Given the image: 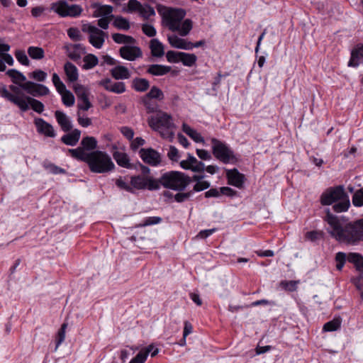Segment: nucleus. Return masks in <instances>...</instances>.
Masks as SVG:
<instances>
[{"mask_svg":"<svg viewBox=\"0 0 363 363\" xmlns=\"http://www.w3.org/2000/svg\"><path fill=\"white\" fill-rule=\"evenodd\" d=\"M324 211L325 216L323 220L332 228L331 230H328L331 237L339 242L350 245H356L363 241V218L342 226L339 218L333 214L329 208H325Z\"/></svg>","mask_w":363,"mask_h":363,"instance_id":"nucleus-1","label":"nucleus"},{"mask_svg":"<svg viewBox=\"0 0 363 363\" xmlns=\"http://www.w3.org/2000/svg\"><path fill=\"white\" fill-rule=\"evenodd\" d=\"M157 179L152 177H143L140 174L130 177V184L125 182L121 177L116 179L115 184L121 190L135 194L137 190L156 191L159 190Z\"/></svg>","mask_w":363,"mask_h":363,"instance_id":"nucleus-2","label":"nucleus"},{"mask_svg":"<svg viewBox=\"0 0 363 363\" xmlns=\"http://www.w3.org/2000/svg\"><path fill=\"white\" fill-rule=\"evenodd\" d=\"M159 189L161 186L175 191H183L189 185V175L179 171H168L157 179Z\"/></svg>","mask_w":363,"mask_h":363,"instance_id":"nucleus-3","label":"nucleus"},{"mask_svg":"<svg viewBox=\"0 0 363 363\" xmlns=\"http://www.w3.org/2000/svg\"><path fill=\"white\" fill-rule=\"evenodd\" d=\"M91 157L84 162L86 163L93 173L104 174L111 172L116 167L111 157L101 150L93 151Z\"/></svg>","mask_w":363,"mask_h":363,"instance_id":"nucleus-4","label":"nucleus"},{"mask_svg":"<svg viewBox=\"0 0 363 363\" xmlns=\"http://www.w3.org/2000/svg\"><path fill=\"white\" fill-rule=\"evenodd\" d=\"M97 144L98 142L94 137L85 136L81 140L79 147L68 149L67 151L72 157L84 162L91 157L93 151H96Z\"/></svg>","mask_w":363,"mask_h":363,"instance_id":"nucleus-5","label":"nucleus"},{"mask_svg":"<svg viewBox=\"0 0 363 363\" xmlns=\"http://www.w3.org/2000/svg\"><path fill=\"white\" fill-rule=\"evenodd\" d=\"M212 153L213 156L223 164H235L238 159L233 150L225 143L217 138H211Z\"/></svg>","mask_w":363,"mask_h":363,"instance_id":"nucleus-6","label":"nucleus"},{"mask_svg":"<svg viewBox=\"0 0 363 363\" xmlns=\"http://www.w3.org/2000/svg\"><path fill=\"white\" fill-rule=\"evenodd\" d=\"M50 9L59 15L62 18L79 17L83 9L81 6L77 4L69 5L65 0H60L55 3L51 4Z\"/></svg>","mask_w":363,"mask_h":363,"instance_id":"nucleus-7","label":"nucleus"},{"mask_svg":"<svg viewBox=\"0 0 363 363\" xmlns=\"http://www.w3.org/2000/svg\"><path fill=\"white\" fill-rule=\"evenodd\" d=\"M91 7L96 9L93 13L94 18L101 17L97 21V25L102 29H108L110 20L114 18V16L112 14L113 6L101 5L100 3L96 2L91 4Z\"/></svg>","mask_w":363,"mask_h":363,"instance_id":"nucleus-8","label":"nucleus"},{"mask_svg":"<svg viewBox=\"0 0 363 363\" xmlns=\"http://www.w3.org/2000/svg\"><path fill=\"white\" fill-rule=\"evenodd\" d=\"M148 124L151 128L156 131L161 129L172 130L176 128L172 117L163 111H159L156 116L148 118Z\"/></svg>","mask_w":363,"mask_h":363,"instance_id":"nucleus-9","label":"nucleus"},{"mask_svg":"<svg viewBox=\"0 0 363 363\" xmlns=\"http://www.w3.org/2000/svg\"><path fill=\"white\" fill-rule=\"evenodd\" d=\"M347 193L343 185H337L327 188L320 196L319 201L323 206L333 205L345 196Z\"/></svg>","mask_w":363,"mask_h":363,"instance_id":"nucleus-10","label":"nucleus"},{"mask_svg":"<svg viewBox=\"0 0 363 363\" xmlns=\"http://www.w3.org/2000/svg\"><path fill=\"white\" fill-rule=\"evenodd\" d=\"M82 31L89 33V42L94 48L100 49L102 48L105 38L108 37V33L92 25H84L82 27Z\"/></svg>","mask_w":363,"mask_h":363,"instance_id":"nucleus-11","label":"nucleus"},{"mask_svg":"<svg viewBox=\"0 0 363 363\" xmlns=\"http://www.w3.org/2000/svg\"><path fill=\"white\" fill-rule=\"evenodd\" d=\"M142 160L152 167H157L162 162V156L156 150L148 147L141 148L138 152Z\"/></svg>","mask_w":363,"mask_h":363,"instance_id":"nucleus-12","label":"nucleus"},{"mask_svg":"<svg viewBox=\"0 0 363 363\" xmlns=\"http://www.w3.org/2000/svg\"><path fill=\"white\" fill-rule=\"evenodd\" d=\"M20 87L22 90L34 97H40L48 95L50 93L49 89L43 84L35 83L31 81L21 83Z\"/></svg>","mask_w":363,"mask_h":363,"instance_id":"nucleus-13","label":"nucleus"},{"mask_svg":"<svg viewBox=\"0 0 363 363\" xmlns=\"http://www.w3.org/2000/svg\"><path fill=\"white\" fill-rule=\"evenodd\" d=\"M363 64V43H357L350 51V57L347 62L349 67L357 68Z\"/></svg>","mask_w":363,"mask_h":363,"instance_id":"nucleus-14","label":"nucleus"},{"mask_svg":"<svg viewBox=\"0 0 363 363\" xmlns=\"http://www.w3.org/2000/svg\"><path fill=\"white\" fill-rule=\"evenodd\" d=\"M119 55L125 60L134 61L137 58L141 57L143 52L139 47L124 45L119 49Z\"/></svg>","mask_w":363,"mask_h":363,"instance_id":"nucleus-15","label":"nucleus"},{"mask_svg":"<svg viewBox=\"0 0 363 363\" xmlns=\"http://www.w3.org/2000/svg\"><path fill=\"white\" fill-rule=\"evenodd\" d=\"M228 184L241 189L245 182V176L240 173L236 168L233 169H225Z\"/></svg>","mask_w":363,"mask_h":363,"instance_id":"nucleus-16","label":"nucleus"},{"mask_svg":"<svg viewBox=\"0 0 363 363\" xmlns=\"http://www.w3.org/2000/svg\"><path fill=\"white\" fill-rule=\"evenodd\" d=\"M35 125L39 134L46 137L55 138L56 133L53 126L41 118H37L34 121Z\"/></svg>","mask_w":363,"mask_h":363,"instance_id":"nucleus-17","label":"nucleus"},{"mask_svg":"<svg viewBox=\"0 0 363 363\" xmlns=\"http://www.w3.org/2000/svg\"><path fill=\"white\" fill-rule=\"evenodd\" d=\"M99 85L102 86L106 90L116 94H122L126 90L124 82H118L111 84V79L109 78L101 80L99 82Z\"/></svg>","mask_w":363,"mask_h":363,"instance_id":"nucleus-18","label":"nucleus"},{"mask_svg":"<svg viewBox=\"0 0 363 363\" xmlns=\"http://www.w3.org/2000/svg\"><path fill=\"white\" fill-rule=\"evenodd\" d=\"M0 94L1 97L6 99L9 101L12 102L13 104L16 105L20 110L26 109L27 106L26 103L22 100V97L20 96H15L13 94H11L6 89L5 85H3L0 88Z\"/></svg>","mask_w":363,"mask_h":363,"instance_id":"nucleus-19","label":"nucleus"},{"mask_svg":"<svg viewBox=\"0 0 363 363\" xmlns=\"http://www.w3.org/2000/svg\"><path fill=\"white\" fill-rule=\"evenodd\" d=\"M169 30L172 31H178L181 36H186L193 28V22L191 19L186 18L184 20L180 25L176 23H168Z\"/></svg>","mask_w":363,"mask_h":363,"instance_id":"nucleus-20","label":"nucleus"},{"mask_svg":"<svg viewBox=\"0 0 363 363\" xmlns=\"http://www.w3.org/2000/svg\"><path fill=\"white\" fill-rule=\"evenodd\" d=\"M167 39L169 43L173 48L186 50H191V42L188 41L186 39L179 38L176 35H169Z\"/></svg>","mask_w":363,"mask_h":363,"instance_id":"nucleus-21","label":"nucleus"},{"mask_svg":"<svg viewBox=\"0 0 363 363\" xmlns=\"http://www.w3.org/2000/svg\"><path fill=\"white\" fill-rule=\"evenodd\" d=\"M22 100L24 101V103H26L27 106L26 109L21 110L23 112L27 111L30 108V106L35 112L38 113H41L44 111V104L41 101L33 97L24 96V97H22Z\"/></svg>","mask_w":363,"mask_h":363,"instance_id":"nucleus-22","label":"nucleus"},{"mask_svg":"<svg viewBox=\"0 0 363 363\" xmlns=\"http://www.w3.org/2000/svg\"><path fill=\"white\" fill-rule=\"evenodd\" d=\"M186 16V11L182 8H171L169 10L167 24L176 23L178 25Z\"/></svg>","mask_w":363,"mask_h":363,"instance_id":"nucleus-23","label":"nucleus"},{"mask_svg":"<svg viewBox=\"0 0 363 363\" xmlns=\"http://www.w3.org/2000/svg\"><path fill=\"white\" fill-rule=\"evenodd\" d=\"M55 116L59 125L64 132L68 133L72 130L73 127L72 123L64 112L56 111Z\"/></svg>","mask_w":363,"mask_h":363,"instance_id":"nucleus-24","label":"nucleus"},{"mask_svg":"<svg viewBox=\"0 0 363 363\" xmlns=\"http://www.w3.org/2000/svg\"><path fill=\"white\" fill-rule=\"evenodd\" d=\"M80 136L81 130L75 128L72 130V132H68L67 134L62 135L60 140L65 145L74 146L78 143Z\"/></svg>","mask_w":363,"mask_h":363,"instance_id":"nucleus-25","label":"nucleus"},{"mask_svg":"<svg viewBox=\"0 0 363 363\" xmlns=\"http://www.w3.org/2000/svg\"><path fill=\"white\" fill-rule=\"evenodd\" d=\"M172 70V67L167 65H163L160 64H152L147 67L146 72L152 76H163Z\"/></svg>","mask_w":363,"mask_h":363,"instance_id":"nucleus-26","label":"nucleus"},{"mask_svg":"<svg viewBox=\"0 0 363 363\" xmlns=\"http://www.w3.org/2000/svg\"><path fill=\"white\" fill-rule=\"evenodd\" d=\"M113 157L118 166L126 169H130L133 167L131 166V162H130V158L125 152L116 150L113 152Z\"/></svg>","mask_w":363,"mask_h":363,"instance_id":"nucleus-27","label":"nucleus"},{"mask_svg":"<svg viewBox=\"0 0 363 363\" xmlns=\"http://www.w3.org/2000/svg\"><path fill=\"white\" fill-rule=\"evenodd\" d=\"M350 207V201L348 194L342 197L339 201L334 203L332 209L335 213H342L348 211Z\"/></svg>","mask_w":363,"mask_h":363,"instance_id":"nucleus-28","label":"nucleus"},{"mask_svg":"<svg viewBox=\"0 0 363 363\" xmlns=\"http://www.w3.org/2000/svg\"><path fill=\"white\" fill-rule=\"evenodd\" d=\"M111 76L115 79H127L130 77L128 69L123 65H117L111 69Z\"/></svg>","mask_w":363,"mask_h":363,"instance_id":"nucleus-29","label":"nucleus"},{"mask_svg":"<svg viewBox=\"0 0 363 363\" xmlns=\"http://www.w3.org/2000/svg\"><path fill=\"white\" fill-rule=\"evenodd\" d=\"M150 49L153 57H161L164 55L163 44L157 38H152L150 42Z\"/></svg>","mask_w":363,"mask_h":363,"instance_id":"nucleus-30","label":"nucleus"},{"mask_svg":"<svg viewBox=\"0 0 363 363\" xmlns=\"http://www.w3.org/2000/svg\"><path fill=\"white\" fill-rule=\"evenodd\" d=\"M65 72L67 80L69 82H74L78 80L79 73L77 67L70 62H67L64 65Z\"/></svg>","mask_w":363,"mask_h":363,"instance_id":"nucleus-31","label":"nucleus"},{"mask_svg":"<svg viewBox=\"0 0 363 363\" xmlns=\"http://www.w3.org/2000/svg\"><path fill=\"white\" fill-rule=\"evenodd\" d=\"M348 262L354 265L357 271L363 272V255L358 252L348 253Z\"/></svg>","mask_w":363,"mask_h":363,"instance_id":"nucleus-32","label":"nucleus"},{"mask_svg":"<svg viewBox=\"0 0 363 363\" xmlns=\"http://www.w3.org/2000/svg\"><path fill=\"white\" fill-rule=\"evenodd\" d=\"M131 86L138 92H145L150 87V82L145 78L135 77L132 81Z\"/></svg>","mask_w":363,"mask_h":363,"instance_id":"nucleus-33","label":"nucleus"},{"mask_svg":"<svg viewBox=\"0 0 363 363\" xmlns=\"http://www.w3.org/2000/svg\"><path fill=\"white\" fill-rule=\"evenodd\" d=\"M182 130L196 143H205L204 138L201 136V135L195 129L191 128L189 125L183 123Z\"/></svg>","mask_w":363,"mask_h":363,"instance_id":"nucleus-34","label":"nucleus"},{"mask_svg":"<svg viewBox=\"0 0 363 363\" xmlns=\"http://www.w3.org/2000/svg\"><path fill=\"white\" fill-rule=\"evenodd\" d=\"M342 318L336 316L333 320L328 321L323 325V332H334L337 331L341 328Z\"/></svg>","mask_w":363,"mask_h":363,"instance_id":"nucleus-35","label":"nucleus"},{"mask_svg":"<svg viewBox=\"0 0 363 363\" xmlns=\"http://www.w3.org/2000/svg\"><path fill=\"white\" fill-rule=\"evenodd\" d=\"M6 74L11 79L13 84H18L19 86L21 84L20 82L25 83L27 82L26 76L17 69H9Z\"/></svg>","mask_w":363,"mask_h":363,"instance_id":"nucleus-36","label":"nucleus"},{"mask_svg":"<svg viewBox=\"0 0 363 363\" xmlns=\"http://www.w3.org/2000/svg\"><path fill=\"white\" fill-rule=\"evenodd\" d=\"M152 349H153V345H150L147 347L142 349L129 363H144Z\"/></svg>","mask_w":363,"mask_h":363,"instance_id":"nucleus-37","label":"nucleus"},{"mask_svg":"<svg viewBox=\"0 0 363 363\" xmlns=\"http://www.w3.org/2000/svg\"><path fill=\"white\" fill-rule=\"evenodd\" d=\"M141 103L145 106L147 113H159V105L156 102L153 101L152 99L146 98L143 96L141 98Z\"/></svg>","mask_w":363,"mask_h":363,"instance_id":"nucleus-38","label":"nucleus"},{"mask_svg":"<svg viewBox=\"0 0 363 363\" xmlns=\"http://www.w3.org/2000/svg\"><path fill=\"white\" fill-rule=\"evenodd\" d=\"M197 57L195 54L180 52L179 62H181L184 66L192 67L196 64Z\"/></svg>","mask_w":363,"mask_h":363,"instance_id":"nucleus-39","label":"nucleus"},{"mask_svg":"<svg viewBox=\"0 0 363 363\" xmlns=\"http://www.w3.org/2000/svg\"><path fill=\"white\" fill-rule=\"evenodd\" d=\"M84 64L82 66L84 69H91L96 66L99 63L98 57L94 54H87L83 59Z\"/></svg>","mask_w":363,"mask_h":363,"instance_id":"nucleus-40","label":"nucleus"},{"mask_svg":"<svg viewBox=\"0 0 363 363\" xmlns=\"http://www.w3.org/2000/svg\"><path fill=\"white\" fill-rule=\"evenodd\" d=\"M144 96L150 99H156L160 101L164 99L163 91L156 86H152L149 92L144 95Z\"/></svg>","mask_w":363,"mask_h":363,"instance_id":"nucleus-41","label":"nucleus"},{"mask_svg":"<svg viewBox=\"0 0 363 363\" xmlns=\"http://www.w3.org/2000/svg\"><path fill=\"white\" fill-rule=\"evenodd\" d=\"M43 165L45 169L52 174H65L67 173V171L65 169L60 167L50 162L45 161Z\"/></svg>","mask_w":363,"mask_h":363,"instance_id":"nucleus-42","label":"nucleus"},{"mask_svg":"<svg viewBox=\"0 0 363 363\" xmlns=\"http://www.w3.org/2000/svg\"><path fill=\"white\" fill-rule=\"evenodd\" d=\"M113 25L119 30H128L130 28V22L125 18L118 16H114Z\"/></svg>","mask_w":363,"mask_h":363,"instance_id":"nucleus-43","label":"nucleus"},{"mask_svg":"<svg viewBox=\"0 0 363 363\" xmlns=\"http://www.w3.org/2000/svg\"><path fill=\"white\" fill-rule=\"evenodd\" d=\"M28 54L34 60H41L45 56L44 50L39 47L30 46L28 48Z\"/></svg>","mask_w":363,"mask_h":363,"instance_id":"nucleus-44","label":"nucleus"},{"mask_svg":"<svg viewBox=\"0 0 363 363\" xmlns=\"http://www.w3.org/2000/svg\"><path fill=\"white\" fill-rule=\"evenodd\" d=\"M335 260L336 262V269L338 271H342L346 261H348V254H346L343 252H339L336 253L335 257Z\"/></svg>","mask_w":363,"mask_h":363,"instance_id":"nucleus-45","label":"nucleus"},{"mask_svg":"<svg viewBox=\"0 0 363 363\" xmlns=\"http://www.w3.org/2000/svg\"><path fill=\"white\" fill-rule=\"evenodd\" d=\"M193 192L189 190L188 191H177L174 196V199L177 203H183L191 199L193 196Z\"/></svg>","mask_w":363,"mask_h":363,"instance_id":"nucleus-46","label":"nucleus"},{"mask_svg":"<svg viewBox=\"0 0 363 363\" xmlns=\"http://www.w3.org/2000/svg\"><path fill=\"white\" fill-rule=\"evenodd\" d=\"M142 4L138 0H129L128 3L127 9H123V11L127 13H133V12H140L142 9Z\"/></svg>","mask_w":363,"mask_h":363,"instance_id":"nucleus-47","label":"nucleus"},{"mask_svg":"<svg viewBox=\"0 0 363 363\" xmlns=\"http://www.w3.org/2000/svg\"><path fill=\"white\" fill-rule=\"evenodd\" d=\"M67 328V323H64L61 325V327L59 329L57 336H56L55 350H57V347L61 345V343L62 342H64V340L65 339V330H66Z\"/></svg>","mask_w":363,"mask_h":363,"instance_id":"nucleus-48","label":"nucleus"},{"mask_svg":"<svg viewBox=\"0 0 363 363\" xmlns=\"http://www.w3.org/2000/svg\"><path fill=\"white\" fill-rule=\"evenodd\" d=\"M352 204L355 207L363 206V187L355 191L352 196Z\"/></svg>","mask_w":363,"mask_h":363,"instance_id":"nucleus-49","label":"nucleus"},{"mask_svg":"<svg viewBox=\"0 0 363 363\" xmlns=\"http://www.w3.org/2000/svg\"><path fill=\"white\" fill-rule=\"evenodd\" d=\"M140 15L145 19L147 20L150 16H155V11L153 7L148 4L143 5L140 12Z\"/></svg>","mask_w":363,"mask_h":363,"instance_id":"nucleus-50","label":"nucleus"},{"mask_svg":"<svg viewBox=\"0 0 363 363\" xmlns=\"http://www.w3.org/2000/svg\"><path fill=\"white\" fill-rule=\"evenodd\" d=\"M298 283H299V281H294V280L286 281L285 280V281H281L280 286L284 290L289 291V292H293V291H296V289L298 288Z\"/></svg>","mask_w":363,"mask_h":363,"instance_id":"nucleus-51","label":"nucleus"},{"mask_svg":"<svg viewBox=\"0 0 363 363\" xmlns=\"http://www.w3.org/2000/svg\"><path fill=\"white\" fill-rule=\"evenodd\" d=\"M61 96L62 101L64 105H65L67 107H70L74 105V96L69 90H67V91L61 94Z\"/></svg>","mask_w":363,"mask_h":363,"instance_id":"nucleus-52","label":"nucleus"},{"mask_svg":"<svg viewBox=\"0 0 363 363\" xmlns=\"http://www.w3.org/2000/svg\"><path fill=\"white\" fill-rule=\"evenodd\" d=\"M15 57L17 60L23 65L29 66L30 60H28L26 52L23 50H16L15 51Z\"/></svg>","mask_w":363,"mask_h":363,"instance_id":"nucleus-53","label":"nucleus"},{"mask_svg":"<svg viewBox=\"0 0 363 363\" xmlns=\"http://www.w3.org/2000/svg\"><path fill=\"white\" fill-rule=\"evenodd\" d=\"M74 91L79 100H83L88 97V93L86 88L82 85L77 84L74 86Z\"/></svg>","mask_w":363,"mask_h":363,"instance_id":"nucleus-54","label":"nucleus"},{"mask_svg":"<svg viewBox=\"0 0 363 363\" xmlns=\"http://www.w3.org/2000/svg\"><path fill=\"white\" fill-rule=\"evenodd\" d=\"M211 186V183L208 181L201 180L196 183L191 191L194 194L195 192L202 191L208 189Z\"/></svg>","mask_w":363,"mask_h":363,"instance_id":"nucleus-55","label":"nucleus"},{"mask_svg":"<svg viewBox=\"0 0 363 363\" xmlns=\"http://www.w3.org/2000/svg\"><path fill=\"white\" fill-rule=\"evenodd\" d=\"M323 236L324 233L320 230L308 231L305 235L306 238L311 240V242H315L316 240L323 238Z\"/></svg>","mask_w":363,"mask_h":363,"instance_id":"nucleus-56","label":"nucleus"},{"mask_svg":"<svg viewBox=\"0 0 363 363\" xmlns=\"http://www.w3.org/2000/svg\"><path fill=\"white\" fill-rule=\"evenodd\" d=\"M162 220V218L159 216L147 217L143 220V223H140L139 225V226L146 227L149 225H156L160 223Z\"/></svg>","mask_w":363,"mask_h":363,"instance_id":"nucleus-57","label":"nucleus"},{"mask_svg":"<svg viewBox=\"0 0 363 363\" xmlns=\"http://www.w3.org/2000/svg\"><path fill=\"white\" fill-rule=\"evenodd\" d=\"M359 273V276L351 279V282L357 290L362 291L363 289V272ZM361 297L363 298V291L361 293Z\"/></svg>","mask_w":363,"mask_h":363,"instance_id":"nucleus-58","label":"nucleus"},{"mask_svg":"<svg viewBox=\"0 0 363 363\" xmlns=\"http://www.w3.org/2000/svg\"><path fill=\"white\" fill-rule=\"evenodd\" d=\"M67 35L74 41H81L82 40V35L77 28H69L67 30Z\"/></svg>","mask_w":363,"mask_h":363,"instance_id":"nucleus-59","label":"nucleus"},{"mask_svg":"<svg viewBox=\"0 0 363 363\" xmlns=\"http://www.w3.org/2000/svg\"><path fill=\"white\" fill-rule=\"evenodd\" d=\"M30 77L38 82H45L47 77V73L41 69H35L30 74Z\"/></svg>","mask_w":363,"mask_h":363,"instance_id":"nucleus-60","label":"nucleus"},{"mask_svg":"<svg viewBox=\"0 0 363 363\" xmlns=\"http://www.w3.org/2000/svg\"><path fill=\"white\" fill-rule=\"evenodd\" d=\"M180 52L174 50H169L166 53V58L169 62L178 63L180 59Z\"/></svg>","mask_w":363,"mask_h":363,"instance_id":"nucleus-61","label":"nucleus"},{"mask_svg":"<svg viewBox=\"0 0 363 363\" xmlns=\"http://www.w3.org/2000/svg\"><path fill=\"white\" fill-rule=\"evenodd\" d=\"M142 30L144 34H145L148 37H154L156 35L157 31L155 27L150 24H143L142 26Z\"/></svg>","mask_w":363,"mask_h":363,"instance_id":"nucleus-62","label":"nucleus"},{"mask_svg":"<svg viewBox=\"0 0 363 363\" xmlns=\"http://www.w3.org/2000/svg\"><path fill=\"white\" fill-rule=\"evenodd\" d=\"M220 192L221 195L227 196L230 198H233L238 195V191L228 186L220 187Z\"/></svg>","mask_w":363,"mask_h":363,"instance_id":"nucleus-63","label":"nucleus"},{"mask_svg":"<svg viewBox=\"0 0 363 363\" xmlns=\"http://www.w3.org/2000/svg\"><path fill=\"white\" fill-rule=\"evenodd\" d=\"M167 156L172 162H177L179 158V153L178 150L173 145L169 147V150L167 153Z\"/></svg>","mask_w":363,"mask_h":363,"instance_id":"nucleus-64","label":"nucleus"}]
</instances>
